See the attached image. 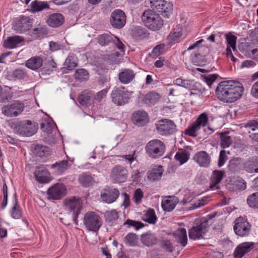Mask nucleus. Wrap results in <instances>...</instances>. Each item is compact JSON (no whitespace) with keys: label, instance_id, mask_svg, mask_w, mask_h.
<instances>
[{"label":"nucleus","instance_id":"obj_1","mask_svg":"<svg viewBox=\"0 0 258 258\" xmlns=\"http://www.w3.org/2000/svg\"><path fill=\"white\" fill-rule=\"evenodd\" d=\"M244 89L238 82L227 81L221 82L216 89L218 98L225 102H234L242 96Z\"/></svg>","mask_w":258,"mask_h":258},{"label":"nucleus","instance_id":"obj_2","mask_svg":"<svg viewBox=\"0 0 258 258\" xmlns=\"http://www.w3.org/2000/svg\"><path fill=\"white\" fill-rule=\"evenodd\" d=\"M142 20L145 25L152 31L160 30L164 24L160 15L151 10H146L143 13Z\"/></svg>","mask_w":258,"mask_h":258},{"label":"nucleus","instance_id":"obj_3","mask_svg":"<svg viewBox=\"0 0 258 258\" xmlns=\"http://www.w3.org/2000/svg\"><path fill=\"white\" fill-rule=\"evenodd\" d=\"M38 130V126L29 120L19 121L15 124L14 132L24 137H31L35 134Z\"/></svg>","mask_w":258,"mask_h":258},{"label":"nucleus","instance_id":"obj_4","mask_svg":"<svg viewBox=\"0 0 258 258\" xmlns=\"http://www.w3.org/2000/svg\"><path fill=\"white\" fill-rule=\"evenodd\" d=\"M165 149L163 142L158 139L150 141L147 144L145 147L148 156L153 159L162 156L165 152Z\"/></svg>","mask_w":258,"mask_h":258},{"label":"nucleus","instance_id":"obj_5","mask_svg":"<svg viewBox=\"0 0 258 258\" xmlns=\"http://www.w3.org/2000/svg\"><path fill=\"white\" fill-rule=\"evenodd\" d=\"M209 228L208 220L202 219L199 223H197L188 231L189 238L194 240L199 239L203 237L208 232Z\"/></svg>","mask_w":258,"mask_h":258},{"label":"nucleus","instance_id":"obj_6","mask_svg":"<svg viewBox=\"0 0 258 258\" xmlns=\"http://www.w3.org/2000/svg\"><path fill=\"white\" fill-rule=\"evenodd\" d=\"M150 7L164 17L169 18L173 10V5L165 0H150Z\"/></svg>","mask_w":258,"mask_h":258},{"label":"nucleus","instance_id":"obj_7","mask_svg":"<svg viewBox=\"0 0 258 258\" xmlns=\"http://www.w3.org/2000/svg\"><path fill=\"white\" fill-rule=\"evenodd\" d=\"M64 205L67 209L72 212L73 220L76 225L78 224L77 218L82 208L83 203L79 197H71L65 199Z\"/></svg>","mask_w":258,"mask_h":258},{"label":"nucleus","instance_id":"obj_8","mask_svg":"<svg viewBox=\"0 0 258 258\" xmlns=\"http://www.w3.org/2000/svg\"><path fill=\"white\" fill-rule=\"evenodd\" d=\"M84 223L88 230L94 232L97 231L102 225L100 217L92 211L88 212L85 214Z\"/></svg>","mask_w":258,"mask_h":258},{"label":"nucleus","instance_id":"obj_9","mask_svg":"<svg viewBox=\"0 0 258 258\" xmlns=\"http://www.w3.org/2000/svg\"><path fill=\"white\" fill-rule=\"evenodd\" d=\"M24 104L20 101L15 100L5 105L2 108V112L6 116L9 117H16L23 111Z\"/></svg>","mask_w":258,"mask_h":258},{"label":"nucleus","instance_id":"obj_10","mask_svg":"<svg viewBox=\"0 0 258 258\" xmlns=\"http://www.w3.org/2000/svg\"><path fill=\"white\" fill-rule=\"evenodd\" d=\"M156 129L161 135L167 136L176 132V126L172 120L164 119L158 122L156 124Z\"/></svg>","mask_w":258,"mask_h":258},{"label":"nucleus","instance_id":"obj_11","mask_svg":"<svg viewBox=\"0 0 258 258\" xmlns=\"http://www.w3.org/2000/svg\"><path fill=\"white\" fill-rule=\"evenodd\" d=\"M112 102L117 105L121 106L126 103L130 99L129 92L124 88H117L111 93Z\"/></svg>","mask_w":258,"mask_h":258},{"label":"nucleus","instance_id":"obj_12","mask_svg":"<svg viewBox=\"0 0 258 258\" xmlns=\"http://www.w3.org/2000/svg\"><path fill=\"white\" fill-rule=\"evenodd\" d=\"M235 222L234 230L236 234L241 237L246 236L249 234L251 226L246 219L239 217L236 219Z\"/></svg>","mask_w":258,"mask_h":258},{"label":"nucleus","instance_id":"obj_13","mask_svg":"<svg viewBox=\"0 0 258 258\" xmlns=\"http://www.w3.org/2000/svg\"><path fill=\"white\" fill-rule=\"evenodd\" d=\"M127 169L122 166L116 165L111 169L110 178L113 182H123L127 177Z\"/></svg>","mask_w":258,"mask_h":258},{"label":"nucleus","instance_id":"obj_14","mask_svg":"<svg viewBox=\"0 0 258 258\" xmlns=\"http://www.w3.org/2000/svg\"><path fill=\"white\" fill-rule=\"evenodd\" d=\"M120 195L118 188L113 186H106L101 192V198L103 201L107 204L114 202Z\"/></svg>","mask_w":258,"mask_h":258},{"label":"nucleus","instance_id":"obj_15","mask_svg":"<svg viewBox=\"0 0 258 258\" xmlns=\"http://www.w3.org/2000/svg\"><path fill=\"white\" fill-rule=\"evenodd\" d=\"M110 23L114 28H122L126 23V16L124 12L119 9L114 11L111 14Z\"/></svg>","mask_w":258,"mask_h":258},{"label":"nucleus","instance_id":"obj_16","mask_svg":"<svg viewBox=\"0 0 258 258\" xmlns=\"http://www.w3.org/2000/svg\"><path fill=\"white\" fill-rule=\"evenodd\" d=\"M67 193L66 186L59 183H55L49 187L47 191L49 199L59 200L63 197Z\"/></svg>","mask_w":258,"mask_h":258},{"label":"nucleus","instance_id":"obj_17","mask_svg":"<svg viewBox=\"0 0 258 258\" xmlns=\"http://www.w3.org/2000/svg\"><path fill=\"white\" fill-rule=\"evenodd\" d=\"M193 159L202 167L207 168L210 165L211 157L205 151H201L196 153L193 157Z\"/></svg>","mask_w":258,"mask_h":258},{"label":"nucleus","instance_id":"obj_18","mask_svg":"<svg viewBox=\"0 0 258 258\" xmlns=\"http://www.w3.org/2000/svg\"><path fill=\"white\" fill-rule=\"evenodd\" d=\"M224 175V172L221 170H214L210 178L209 188L211 190L220 188L218 184L221 181Z\"/></svg>","mask_w":258,"mask_h":258},{"label":"nucleus","instance_id":"obj_19","mask_svg":"<svg viewBox=\"0 0 258 258\" xmlns=\"http://www.w3.org/2000/svg\"><path fill=\"white\" fill-rule=\"evenodd\" d=\"M243 159L240 157H233L228 163V169L232 173H239L243 170Z\"/></svg>","mask_w":258,"mask_h":258},{"label":"nucleus","instance_id":"obj_20","mask_svg":"<svg viewBox=\"0 0 258 258\" xmlns=\"http://www.w3.org/2000/svg\"><path fill=\"white\" fill-rule=\"evenodd\" d=\"M132 120L138 126H143L149 121L147 113L143 110H139L133 114Z\"/></svg>","mask_w":258,"mask_h":258},{"label":"nucleus","instance_id":"obj_21","mask_svg":"<svg viewBox=\"0 0 258 258\" xmlns=\"http://www.w3.org/2000/svg\"><path fill=\"white\" fill-rule=\"evenodd\" d=\"M252 242H246L239 244L234 252V258H241L246 253L250 251L253 247Z\"/></svg>","mask_w":258,"mask_h":258},{"label":"nucleus","instance_id":"obj_22","mask_svg":"<svg viewBox=\"0 0 258 258\" xmlns=\"http://www.w3.org/2000/svg\"><path fill=\"white\" fill-rule=\"evenodd\" d=\"M176 242L182 247H185L187 243V236L185 228H180L176 230L173 234Z\"/></svg>","mask_w":258,"mask_h":258},{"label":"nucleus","instance_id":"obj_23","mask_svg":"<svg viewBox=\"0 0 258 258\" xmlns=\"http://www.w3.org/2000/svg\"><path fill=\"white\" fill-rule=\"evenodd\" d=\"M78 102L82 106H88L94 102V94L91 91H83L78 96Z\"/></svg>","mask_w":258,"mask_h":258},{"label":"nucleus","instance_id":"obj_24","mask_svg":"<svg viewBox=\"0 0 258 258\" xmlns=\"http://www.w3.org/2000/svg\"><path fill=\"white\" fill-rule=\"evenodd\" d=\"M141 241L144 245L151 247L157 243L158 239L154 233L147 232L141 235Z\"/></svg>","mask_w":258,"mask_h":258},{"label":"nucleus","instance_id":"obj_25","mask_svg":"<svg viewBox=\"0 0 258 258\" xmlns=\"http://www.w3.org/2000/svg\"><path fill=\"white\" fill-rule=\"evenodd\" d=\"M46 22L51 27H58L64 22L63 15L59 13H54L49 16Z\"/></svg>","mask_w":258,"mask_h":258},{"label":"nucleus","instance_id":"obj_26","mask_svg":"<svg viewBox=\"0 0 258 258\" xmlns=\"http://www.w3.org/2000/svg\"><path fill=\"white\" fill-rule=\"evenodd\" d=\"M159 94L155 92H150L146 95H141L139 97V100L145 104H155L160 99Z\"/></svg>","mask_w":258,"mask_h":258},{"label":"nucleus","instance_id":"obj_27","mask_svg":"<svg viewBox=\"0 0 258 258\" xmlns=\"http://www.w3.org/2000/svg\"><path fill=\"white\" fill-rule=\"evenodd\" d=\"M135 74L131 69H124L118 75L119 80L123 84H126L132 82L135 78Z\"/></svg>","mask_w":258,"mask_h":258},{"label":"nucleus","instance_id":"obj_28","mask_svg":"<svg viewBox=\"0 0 258 258\" xmlns=\"http://www.w3.org/2000/svg\"><path fill=\"white\" fill-rule=\"evenodd\" d=\"M163 171L162 166L154 165L151 170L148 172V178L151 180H158L161 178Z\"/></svg>","mask_w":258,"mask_h":258},{"label":"nucleus","instance_id":"obj_29","mask_svg":"<svg viewBox=\"0 0 258 258\" xmlns=\"http://www.w3.org/2000/svg\"><path fill=\"white\" fill-rule=\"evenodd\" d=\"M43 60L40 56H34L29 58L26 62V66L32 70H36L40 68L43 64Z\"/></svg>","mask_w":258,"mask_h":258},{"label":"nucleus","instance_id":"obj_30","mask_svg":"<svg viewBox=\"0 0 258 258\" xmlns=\"http://www.w3.org/2000/svg\"><path fill=\"white\" fill-rule=\"evenodd\" d=\"M23 40V38L20 36L9 37L4 41L3 46L6 48L12 49L15 48Z\"/></svg>","mask_w":258,"mask_h":258},{"label":"nucleus","instance_id":"obj_31","mask_svg":"<svg viewBox=\"0 0 258 258\" xmlns=\"http://www.w3.org/2000/svg\"><path fill=\"white\" fill-rule=\"evenodd\" d=\"M256 158L255 157L249 158L246 161L243 160V169L249 173L258 172V168H256Z\"/></svg>","mask_w":258,"mask_h":258},{"label":"nucleus","instance_id":"obj_32","mask_svg":"<svg viewBox=\"0 0 258 258\" xmlns=\"http://www.w3.org/2000/svg\"><path fill=\"white\" fill-rule=\"evenodd\" d=\"M104 218L106 223L112 225L114 224H116L118 219V212L115 210L107 211L104 213Z\"/></svg>","mask_w":258,"mask_h":258},{"label":"nucleus","instance_id":"obj_33","mask_svg":"<svg viewBox=\"0 0 258 258\" xmlns=\"http://www.w3.org/2000/svg\"><path fill=\"white\" fill-rule=\"evenodd\" d=\"M115 36L111 33H104L98 37V42L101 46H106L112 44Z\"/></svg>","mask_w":258,"mask_h":258},{"label":"nucleus","instance_id":"obj_34","mask_svg":"<svg viewBox=\"0 0 258 258\" xmlns=\"http://www.w3.org/2000/svg\"><path fill=\"white\" fill-rule=\"evenodd\" d=\"M240 51L245 56H250L253 53V44L250 42H244L238 45Z\"/></svg>","mask_w":258,"mask_h":258},{"label":"nucleus","instance_id":"obj_35","mask_svg":"<svg viewBox=\"0 0 258 258\" xmlns=\"http://www.w3.org/2000/svg\"><path fill=\"white\" fill-rule=\"evenodd\" d=\"M176 204L174 197H169L168 199L162 201L161 206L164 211L170 212L175 208Z\"/></svg>","mask_w":258,"mask_h":258},{"label":"nucleus","instance_id":"obj_36","mask_svg":"<svg viewBox=\"0 0 258 258\" xmlns=\"http://www.w3.org/2000/svg\"><path fill=\"white\" fill-rule=\"evenodd\" d=\"M47 171L41 167H37L34 172L36 180L40 183L47 181Z\"/></svg>","mask_w":258,"mask_h":258},{"label":"nucleus","instance_id":"obj_37","mask_svg":"<svg viewBox=\"0 0 258 258\" xmlns=\"http://www.w3.org/2000/svg\"><path fill=\"white\" fill-rule=\"evenodd\" d=\"M229 132L220 133L219 134L220 139V146L224 149L228 148L232 143V140L230 136H228Z\"/></svg>","mask_w":258,"mask_h":258},{"label":"nucleus","instance_id":"obj_38","mask_svg":"<svg viewBox=\"0 0 258 258\" xmlns=\"http://www.w3.org/2000/svg\"><path fill=\"white\" fill-rule=\"evenodd\" d=\"M31 8L32 12H38L49 9V6L47 2L35 0L31 3Z\"/></svg>","mask_w":258,"mask_h":258},{"label":"nucleus","instance_id":"obj_39","mask_svg":"<svg viewBox=\"0 0 258 258\" xmlns=\"http://www.w3.org/2000/svg\"><path fill=\"white\" fill-rule=\"evenodd\" d=\"M143 220L150 224H155L157 220V217L156 215L155 210L151 208L148 209L144 214Z\"/></svg>","mask_w":258,"mask_h":258},{"label":"nucleus","instance_id":"obj_40","mask_svg":"<svg viewBox=\"0 0 258 258\" xmlns=\"http://www.w3.org/2000/svg\"><path fill=\"white\" fill-rule=\"evenodd\" d=\"M68 162L65 160L57 162L51 165V168L55 169L59 173H63L68 169Z\"/></svg>","mask_w":258,"mask_h":258},{"label":"nucleus","instance_id":"obj_41","mask_svg":"<svg viewBox=\"0 0 258 258\" xmlns=\"http://www.w3.org/2000/svg\"><path fill=\"white\" fill-rule=\"evenodd\" d=\"M132 35L137 39H142L146 37V30L141 27H136L132 30Z\"/></svg>","mask_w":258,"mask_h":258},{"label":"nucleus","instance_id":"obj_42","mask_svg":"<svg viewBox=\"0 0 258 258\" xmlns=\"http://www.w3.org/2000/svg\"><path fill=\"white\" fill-rule=\"evenodd\" d=\"M15 203L12 209L11 216L14 219H18L21 217L22 213L18 204L16 194H14Z\"/></svg>","mask_w":258,"mask_h":258},{"label":"nucleus","instance_id":"obj_43","mask_svg":"<svg viewBox=\"0 0 258 258\" xmlns=\"http://www.w3.org/2000/svg\"><path fill=\"white\" fill-rule=\"evenodd\" d=\"M199 124L194 121L185 131V134L189 136L196 137L197 136V132L201 129Z\"/></svg>","mask_w":258,"mask_h":258},{"label":"nucleus","instance_id":"obj_44","mask_svg":"<svg viewBox=\"0 0 258 258\" xmlns=\"http://www.w3.org/2000/svg\"><path fill=\"white\" fill-rule=\"evenodd\" d=\"M124 241L125 244L131 246H134L137 245L138 237L136 234L130 233L124 238Z\"/></svg>","mask_w":258,"mask_h":258},{"label":"nucleus","instance_id":"obj_45","mask_svg":"<svg viewBox=\"0 0 258 258\" xmlns=\"http://www.w3.org/2000/svg\"><path fill=\"white\" fill-rule=\"evenodd\" d=\"M79 181L84 186H89L94 182L93 178L86 173L81 174L79 177Z\"/></svg>","mask_w":258,"mask_h":258},{"label":"nucleus","instance_id":"obj_46","mask_svg":"<svg viewBox=\"0 0 258 258\" xmlns=\"http://www.w3.org/2000/svg\"><path fill=\"white\" fill-rule=\"evenodd\" d=\"M226 40L227 43L226 49H231V48L233 51L236 50V42L237 37L231 33H228L225 35Z\"/></svg>","mask_w":258,"mask_h":258},{"label":"nucleus","instance_id":"obj_47","mask_svg":"<svg viewBox=\"0 0 258 258\" xmlns=\"http://www.w3.org/2000/svg\"><path fill=\"white\" fill-rule=\"evenodd\" d=\"M27 21L26 19H21L13 26L14 29L17 33H21L23 32L28 29L27 25L25 24Z\"/></svg>","mask_w":258,"mask_h":258},{"label":"nucleus","instance_id":"obj_48","mask_svg":"<svg viewBox=\"0 0 258 258\" xmlns=\"http://www.w3.org/2000/svg\"><path fill=\"white\" fill-rule=\"evenodd\" d=\"M189 154L183 150H180L177 152L175 155V159L178 161L180 164L185 163L189 158Z\"/></svg>","mask_w":258,"mask_h":258},{"label":"nucleus","instance_id":"obj_49","mask_svg":"<svg viewBox=\"0 0 258 258\" xmlns=\"http://www.w3.org/2000/svg\"><path fill=\"white\" fill-rule=\"evenodd\" d=\"M247 203L250 207L258 208V192L253 193L249 196Z\"/></svg>","mask_w":258,"mask_h":258},{"label":"nucleus","instance_id":"obj_50","mask_svg":"<svg viewBox=\"0 0 258 258\" xmlns=\"http://www.w3.org/2000/svg\"><path fill=\"white\" fill-rule=\"evenodd\" d=\"M208 117L206 113H201L195 121V122L201 127L206 126L208 123Z\"/></svg>","mask_w":258,"mask_h":258},{"label":"nucleus","instance_id":"obj_51","mask_svg":"<svg viewBox=\"0 0 258 258\" xmlns=\"http://www.w3.org/2000/svg\"><path fill=\"white\" fill-rule=\"evenodd\" d=\"M192 63L198 66H202L205 64L206 62L204 56L200 54H195L191 58Z\"/></svg>","mask_w":258,"mask_h":258},{"label":"nucleus","instance_id":"obj_52","mask_svg":"<svg viewBox=\"0 0 258 258\" xmlns=\"http://www.w3.org/2000/svg\"><path fill=\"white\" fill-rule=\"evenodd\" d=\"M75 78L77 80H84L88 78L89 74L87 70L84 69L77 70L74 75Z\"/></svg>","mask_w":258,"mask_h":258},{"label":"nucleus","instance_id":"obj_53","mask_svg":"<svg viewBox=\"0 0 258 258\" xmlns=\"http://www.w3.org/2000/svg\"><path fill=\"white\" fill-rule=\"evenodd\" d=\"M123 225H126L127 228L133 227L137 230H139L144 226V224L141 222L136 221L130 219H127L124 223Z\"/></svg>","mask_w":258,"mask_h":258},{"label":"nucleus","instance_id":"obj_54","mask_svg":"<svg viewBox=\"0 0 258 258\" xmlns=\"http://www.w3.org/2000/svg\"><path fill=\"white\" fill-rule=\"evenodd\" d=\"M108 86H106V88L94 95V102H100L102 99L105 98L107 92L108 91Z\"/></svg>","mask_w":258,"mask_h":258},{"label":"nucleus","instance_id":"obj_55","mask_svg":"<svg viewBox=\"0 0 258 258\" xmlns=\"http://www.w3.org/2000/svg\"><path fill=\"white\" fill-rule=\"evenodd\" d=\"M218 75L217 74H209L203 76V80L209 87H211L214 82L217 79Z\"/></svg>","mask_w":258,"mask_h":258},{"label":"nucleus","instance_id":"obj_56","mask_svg":"<svg viewBox=\"0 0 258 258\" xmlns=\"http://www.w3.org/2000/svg\"><path fill=\"white\" fill-rule=\"evenodd\" d=\"M67 70H72L77 66L76 59L73 57H68L64 62Z\"/></svg>","mask_w":258,"mask_h":258},{"label":"nucleus","instance_id":"obj_57","mask_svg":"<svg viewBox=\"0 0 258 258\" xmlns=\"http://www.w3.org/2000/svg\"><path fill=\"white\" fill-rule=\"evenodd\" d=\"M234 185L236 189L239 190H243L246 188V182L243 178L239 177L235 181Z\"/></svg>","mask_w":258,"mask_h":258},{"label":"nucleus","instance_id":"obj_58","mask_svg":"<svg viewBox=\"0 0 258 258\" xmlns=\"http://www.w3.org/2000/svg\"><path fill=\"white\" fill-rule=\"evenodd\" d=\"M164 49V45L162 44H160L156 46L152 51V56L153 57H157L160 55Z\"/></svg>","mask_w":258,"mask_h":258},{"label":"nucleus","instance_id":"obj_59","mask_svg":"<svg viewBox=\"0 0 258 258\" xmlns=\"http://www.w3.org/2000/svg\"><path fill=\"white\" fill-rule=\"evenodd\" d=\"M144 194L141 188L137 189L134 193V199L136 203L139 204L141 202Z\"/></svg>","mask_w":258,"mask_h":258},{"label":"nucleus","instance_id":"obj_60","mask_svg":"<svg viewBox=\"0 0 258 258\" xmlns=\"http://www.w3.org/2000/svg\"><path fill=\"white\" fill-rule=\"evenodd\" d=\"M228 159L226 155V152L225 150H221L220 152V155L218 160V165L219 167L222 166Z\"/></svg>","mask_w":258,"mask_h":258},{"label":"nucleus","instance_id":"obj_61","mask_svg":"<svg viewBox=\"0 0 258 258\" xmlns=\"http://www.w3.org/2000/svg\"><path fill=\"white\" fill-rule=\"evenodd\" d=\"M27 74L24 70L18 69L15 70L13 73L14 78L18 79H24Z\"/></svg>","mask_w":258,"mask_h":258},{"label":"nucleus","instance_id":"obj_62","mask_svg":"<svg viewBox=\"0 0 258 258\" xmlns=\"http://www.w3.org/2000/svg\"><path fill=\"white\" fill-rule=\"evenodd\" d=\"M40 128L42 131L47 133H49L51 132L52 129V124L48 121L45 120L42 122L40 124Z\"/></svg>","mask_w":258,"mask_h":258},{"label":"nucleus","instance_id":"obj_63","mask_svg":"<svg viewBox=\"0 0 258 258\" xmlns=\"http://www.w3.org/2000/svg\"><path fill=\"white\" fill-rule=\"evenodd\" d=\"M121 196L123 198L122 206H123L124 208H127L130 205L131 203L129 195L125 192H122L121 194Z\"/></svg>","mask_w":258,"mask_h":258},{"label":"nucleus","instance_id":"obj_64","mask_svg":"<svg viewBox=\"0 0 258 258\" xmlns=\"http://www.w3.org/2000/svg\"><path fill=\"white\" fill-rule=\"evenodd\" d=\"M245 127L249 128L250 131H255L256 129H258V122L250 121L245 125Z\"/></svg>","mask_w":258,"mask_h":258}]
</instances>
